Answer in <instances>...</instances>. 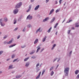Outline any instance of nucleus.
I'll return each mask as SVG.
<instances>
[{
	"mask_svg": "<svg viewBox=\"0 0 79 79\" xmlns=\"http://www.w3.org/2000/svg\"><path fill=\"white\" fill-rule=\"evenodd\" d=\"M59 60H60V59H59V60L57 61V62H58Z\"/></svg>",
	"mask_w": 79,
	"mask_h": 79,
	"instance_id": "59",
	"label": "nucleus"
},
{
	"mask_svg": "<svg viewBox=\"0 0 79 79\" xmlns=\"http://www.w3.org/2000/svg\"><path fill=\"white\" fill-rule=\"evenodd\" d=\"M1 73H2V72L0 71V74H1Z\"/></svg>",
	"mask_w": 79,
	"mask_h": 79,
	"instance_id": "60",
	"label": "nucleus"
},
{
	"mask_svg": "<svg viewBox=\"0 0 79 79\" xmlns=\"http://www.w3.org/2000/svg\"><path fill=\"white\" fill-rule=\"evenodd\" d=\"M72 53V51H71V52H70V53H69L70 55H71Z\"/></svg>",
	"mask_w": 79,
	"mask_h": 79,
	"instance_id": "52",
	"label": "nucleus"
},
{
	"mask_svg": "<svg viewBox=\"0 0 79 79\" xmlns=\"http://www.w3.org/2000/svg\"><path fill=\"white\" fill-rule=\"evenodd\" d=\"M25 30H26V29L24 28L23 30V32H24V31H25Z\"/></svg>",
	"mask_w": 79,
	"mask_h": 79,
	"instance_id": "46",
	"label": "nucleus"
},
{
	"mask_svg": "<svg viewBox=\"0 0 79 79\" xmlns=\"http://www.w3.org/2000/svg\"><path fill=\"white\" fill-rule=\"evenodd\" d=\"M4 44H7V42L6 41H5L4 42Z\"/></svg>",
	"mask_w": 79,
	"mask_h": 79,
	"instance_id": "43",
	"label": "nucleus"
},
{
	"mask_svg": "<svg viewBox=\"0 0 79 79\" xmlns=\"http://www.w3.org/2000/svg\"><path fill=\"white\" fill-rule=\"evenodd\" d=\"M13 68V65H10L9 66V69H12Z\"/></svg>",
	"mask_w": 79,
	"mask_h": 79,
	"instance_id": "13",
	"label": "nucleus"
},
{
	"mask_svg": "<svg viewBox=\"0 0 79 79\" xmlns=\"http://www.w3.org/2000/svg\"><path fill=\"white\" fill-rule=\"evenodd\" d=\"M57 33H58V32L57 31V32H56V35H57Z\"/></svg>",
	"mask_w": 79,
	"mask_h": 79,
	"instance_id": "56",
	"label": "nucleus"
},
{
	"mask_svg": "<svg viewBox=\"0 0 79 79\" xmlns=\"http://www.w3.org/2000/svg\"><path fill=\"white\" fill-rule=\"evenodd\" d=\"M31 25H27V27H31Z\"/></svg>",
	"mask_w": 79,
	"mask_h": 79,
	"instance_id": "40",
	"label": "nucleus"
},
{
	"mask_svg": "<svg viewBox=\"0 0 79 79\" xmlns=\"http://www.w3.org/2000/svg\"><path fill=\"white\" fill-rule=\"evenodd\" d=\"M32 18V16H31V15H28V16H27V19H28L30 20Z\"/></svg>",
	"mask_w": 79,
	"mask_h": 79,
	"instance_id": "3",
	"label": "nucleus"
},
{
	"mask_svg": "<svg viewBox=\"0 0 79 79\" xmlns=\"http://www.w3.org/2000/svg\"><path fill=\"white\" fill-rule=\"evenodd\" d=\"M39 66V63L38 64L36 65V67H38Z\"/></svg>",
	"mask_w": 79,
	"mask_h": 79,
	"instance_id": "36",
	"label": "nucleus"
},
{
	"mask_svg": "<svg viewBox=\"0 0 79 79\" xmlns=\"http://www.w3.org/2000/svg\"><path fill=\"white\" fill-rule=\"evenodd\" d=\"M73 21L72 20H70L69 22H67V23H70V22H71Z\"/></svg>",
	"mask_w": 79,
	"mask_h": 79,
	"instance_id": "42",
	"label": "nucleus"
},
{
	"mask_svg": "<svg viewBox=\"0 0 79 79\" xmlns=\"http://www.w3.org/2000/svg\"><path fill=\"white\" fill-rule=\"evenodd\" d=\"M3 52V51H0V55H2V53Z\"/></svg>",
	"mask_w": 79,
	"mask_h": 79,
	"instance_id": "32",
	"label": "nucleus"
},
{
	"mask_svg": "<svg viewBox=\"0 0 79 79\" xmlns=\"http://www.w3.org/2000/svg\"><path fill=\"white\" fill-rule=\"evenodd\" d=\"M40 27L36 31V33H37V32H39V31H40Z\"/></svg>",
	"mask_w": 79,
	"mask_h": 79,
	"instance_id": "27",
	"label": "nucleus"
},
{
	"mask_svg": "<svg viewBox=\"0 0 79 79\" xmlns=\"http://www.w3.org/2000/svg\"><path fill=\"white\" fill-rule=\"evenodd\" d=\"M18 12V9H15L14 11V13L16 14Z\"/></svg>",
	"mask_w": 79,
	"mask_h": 79,
	"instance_id": "4",
	"label": "nucleus"
},
{
	"mask_svg": "<svg viewBox=\"0 0 79 79\" xmlns=\"http://www.w3.org/2000/svg\"><path fill=\"white\" fill-rule=\"evenodd\" d=\"M69 68H65L64 70V72L65 73V75L68 76V73H69Z\"/></svg>",
	"mask_w": 79,
	"mask_h": 79,
	"instance_id": "1",
	"label": "nucleus"
},
{
	"mask_svg": "<svg viewBox=\"0 0 79 79\" xmlns=\"http://www.w3.org/2000/svg\"><path fill=\"white\" fill-rule=\"evenodd\" d=\"M70 32H71V30H69L68 31V33L69 34Z\"/></svg>",
	"mask_w": 79,
	"mask_h": 79,
	"instance_id": "34",
	"label": "nucleus"
},
{
	"mask_svg": "<svg viewBox=\"0 0 79 79\" xmlns=\"http://www.w3.org/2000/svg\"><path fill=\"white\" fill-rule=\"evenodd\" d=\"M0 34H2V32H0Z\"/></svg>",
	"mask_w": 79,
	"mask_h": 79,
	"instance_id": "62",
	"label": "nucleus"
},
{
	"mask_svg": "<svg viewBox=\"0 0 79 79\" xmlns=\"http://www.w3.org/2000/svg\"><path fill=\"white\" fill-rule=\"evenodd\" d=\"M53 11H54V9H52V10H51L50 11V12L49 14V15H51V14H52V13H53Z\"/></svg>",
	"mask_w": 79,
	"mask_h": 79,
	"instance_id": "10",
	"label": "nucleus"
},
{
	"mask_svg": "<svg viewBox=\"0 0 79 79\" xmlns=\"http://www.w3.org/2000/svg\"><path fill=\"white\" fill-rule=\"evenodd\" d=\"M21 77V75L19 76H17L16 77V78H17V79H19V78H20V77Z\"/></svg>",
	"mask_w": 79,
	"mask_h": 79,
	"instance_id": "18",
	"label": "nucleus"
},
{
	"mask_svg": "<svg viewBox=\"0 0 79 79\" xmlns=\"http://www.w3.org/2000/svg\"><path fill=\"white\" fill-rule=\"evenodd\" d=\"M15 56V54L12 55V58H14Z\"/></svg>",
	"mask_w": 79,
	"mask_h": 79,
	"instance_id": "29",
	"label": "nucleus"
},
{
	"mask_svg": "<svg viewBox=\"0 0 79 79\" xmlns=\"http://www.w3.org/2000/svg\"><path fill=\"white\" fill-rule=\"evenodd\" d=\"M20 37V36L19 35L18 36L17 39H19V38Z\"/></svg>",
	"mask_w": 79,
	"mask_h": 79,
	"instance_id": "48",
	"label": "nucleus"
},
{
	"mask_svg": "<svg viewBox=\"0 0 79 79\" xmlns=\"http://www.w3.org/2000/svg\"><path fill=\"white\" fill-rule=\"evenodd\" d=\"M58 23H56L55 26L54 27V28H56V27L57 26H58Z\"/></svg>",
	"mask_w": 79,
	"mask_h": 79,
	"instance_id": "17",
	"label": "nucleus"
},
{
	"mask_svg": "<svg viewBox=\"0 0 79 79\" xmlns=\"http://www.w3.org/2000/svg\"><path fill=\"white\" fill-rule=\"evenodd\" d=\"M57 58H56V59H55L53 61V62H55V61H56V60H57Z\"/></svg>",
	"mask_w": 79,
	"mask_h": 79,
	"instance_id": "35",
	"label": "nucleus"
},
{
	"mask_svg": "<svg viewBox=\"0 0 79 79\" xmlns=\"http://www.w3.org/2000/svg\"><path fill=\"white\" fill-rule=\"evenodd\" d=\"M49 0H46V3H47Z\"/></svg>",
	"mask_w": 79,
	"mask_h": 79,
	"instance_id": "54",
	"label": "nucleus"
},
{
	"mask_svg": "<svg viewBox=\"0 0 79 79\" xmlns=\"http://www.w3.org/2000/svg\"><path fill=\"white\" fill-rule=\"evenodd\" d=\"M53 74H54V72H53V71H52L51 73V76H53Z\"/></svg>",
	"mask_w": 79,
	"mask_h": 79,
	"instance_id": "28",
	"label": "nucleus"
},
{
	"mask_svg": "<svg viewBox=\"0 0 79 79\" xmlns=\"http://www.w3.org/2000/svg\"><path fill=\"white\" fill-rule=\"evenodd\" d=\"M38 41H39V40H38V39H36L35 42H34V44H37V43L38 42Z\"/></svg>",
	"mask_w": 79,
	"mask_h": 79,
	"instance_id": "8",
	"label": "nucleus"
},
{
	"mask_svg": "<svg viewBox=\"0 0 79 79\" xmlns=\"http://www.w3.org/2000/svg\"><path fill=\"white\" fill-rule=\"evenodd\" d=\"M34 1V0H31V2H33Z\"/></svg>",
	"mask_w": 79,
	"mask_h": 79,
	"instance_id": "53",
	"label": "nucleus"
},
{
	"mask_svg": "<svg viewBox=\"0 0 79 79\" xmlns=\"http://www.w3.org/2000/svg\"><path fill=\"white\" fill-rule=\"evenodd\" d=\"M55 46H56V44H54L53 45V47L52 48V50H53V48H55Z\"/></svg>",
	"mask_w": 79,
	"mask_h": 79,
	"instance_id": "19",
	"label": "nucleus"
},
{
	"mask_svg": "<svg viewBox=\"0 0 79 79\" xmlns=\"http://www.w3.org/2000/svg\"><path fill=\"white\" fill-rule=\"evenodd\" d=\"M29 57H27V58H26L24 60V61H27V60H28V59H29Z\"/></svg>",
	"mask_w": 79,
	"mask_h": 79,
	"instance_id": "30",
	"label": "nucleus"
},
{
	"mask_svg": "<svg viewBox=\"0 0 79 79\" xmlns=\"http://www.w3.org/2000/svg\"><path fill=\"white\" fill-rule=\"evenodd\" d=\"M40 74H41V72H40V73H39V75L40 76Z\"/></svg>",
	"mask_w": 79,
	"mask_h": 79,
	"instance_id": "49",
	"label": "nucleus"
},
{
	"mask_svg": "<svg viewBox=\"0 0 79 79\" xmlns=\"http://www.w3.org/2000/svg\"><path fill=\"white\" fill-rule=\"evenodd\" d=\"M15 73V72H12V74H13V73Z\"/></svg>",
	"mask_w": 79,
	"mask_h": 79,
	"instance_id": "61",
	"label": "nucleus"
},
{
	"mask_svg": "<svg viewBox=\"0 0 79 79\" xmlns=\"http://www.w3.org/2000/svg\"><path fill=\"white\" fill-rule=\"evenodd\" d=\"M40 6L39 5H38L37 6H36L35 9V10H38V8H39Z\"/></svg>",
	"mask_w": 79,
	"mask_h": 79,
	"instance_id": "9",
	"label": "nucleus"
},
{
	"mask_svg": "<svg viewBox=\"0 0 79 79\" xmlns=\"http://www.w3.org/2000/svg\"><path fill=\"white\" fill-rule=\"evenodd\" d=\"M52 29V27H51L50 28L48 31L47 32L48 33L49 32H50V31H51V30Z\"/></svg>",
	"mask_w": 79,
	"mask_h": 79,
	"instance_id": "16",
	"label": "nucleus"
},
{
	"mask_svg": "<svg viewBox=\"0 0 79 79\" xmlns=\"http://www.w3.org/2000/svg\"><path fill=\"white\" fill-rule=\"evenodd\" d=\"M26 47V45H24V46H22V48H24V47Z\"/></svg>",
	"mask_w": 79,
	"mask_h": 79,
	"instance_id": "38",
	"label": "nucleus"
},
{
	"mask_svg": "<svg viewBox=\"0 0 79 79\" xmlns=\"http://www.w3.org/2000/svg\"><path fill=\"white\" fill-rule=\"evenodd\" d=\"M18 28H16L15 30L14 31H16L18 29Z\"/></svg>",
	"mask_w": 79,
	"mask_h": 79,
	"instance_id": "44",
	"label": "nucleus"
},
{
	"mask_svg": "<svg viewBox=\"0 0 79 79\" xmlns=\"http://www.w3.org/2000/svg\"><path fill=\"white\" fill-rule=\"evenodd\" d=\"M78 24H79V23H76L75 24V27H79V25Z\"/></svg>",
	"mask_w": 79,
	"mask_h": 79,
	"instance_id": "14",
	"label": "nucleus"
},
{
	"mask_svg": "<svg viewBox=\"0 0 79 79\" xmlns=\"http://www.w3.org/2000/svg\"><path fill=\"white\" fill-rule=\"evenodd\" d=\"M16 45V44L15 45H12L10 46H9V48H11V47H14V46H15Z\"/></svg>",
	"mask_w": 79,
	"mask_h": 79,
	"instance_id": "24",
	"label": "nucleus"
},
{
	"mask_svg": "<svg viewBox=\"0 0 79 79\" xmlns=\"http://www.w3.org/2000/svg\"><path fill=\"white\" fill-rule=\"evenodd\" d=\"M45 70H44L42 72V75H43V74H44V73H45Z\"/></svg>",
	"mask_w": 79,
	"mask_h": 79,
	"instance_id": "22",
	"label": "nucleus"
},
{
	"mask_svg": "<svg viewBox=\"0 0 79 79\" xmlns=\"http://www.w3.org/2000/svg\"><path fill=\"white\" fill-rule=\"evenodd\" d=\"M39 47V46L37 48H38V47Z\"/></svg>",
	"mask_w": 79,
	"mask_h": 79,
	"instance_id": "64",
	"label": "nucleus"
},
{
	"mask_svg": "<svg viewBox=\"0 0 79 79\" xmlns=\"http://www.w3.org/2000/svg\"><path fill=\"white\" fill-rule=\"evenodd\" d=\"M7 20H8V19L6 18H4V21L5 22H6V21H7Z\"/></svg>",
	"mask_w": 79,
	"mask_h": 79,
	"instance_id": "26",
	"label": "nucleus"
},
{
	"mask_svg": "<svg viewBox=\"0 0 79 79\" xmlns=\"http://www.w3.org/2000/svg\"><path fill=\"white\" fill-rule=\"evenodd\" d=\"M29 9L27 11V12H29L31 10V5H30L29 6Z\"/></svg>",
	"mask_w": 79,
	"mask_h": 79,
	"instance_id": "5",
	"label": "nucleus"
},
{
	"mask_svg": "<svg viewBox=\"0 0 79 79\" xmlns=\"http://www.w3.org/2000/svg\"><path fill=\"white\" fill-rule=\"evenodd\" d=\"M44 50V48H43V49L41 50V52H42L43 51V50Z\"/></svg>",
	"mask_w": 79,
	"mask_h": 79,
	"instance_id": "50",
	"label": "nucleus"
},
{
	"mask_svg": "<svg viewBox=\"0 0 79 79\" xmlns=\"http://www.w3.org/2000/svg\"><path fill=\"white\" fill-rule=\"evenodd\" d=\"M47 38V36H45L44 38L43 39L42 42H45V40H46V38Z\"/></svg>",
	"mask_w": 79,
	"mask_h": 79,
	"instance_id": "15",
	"label": "nucleus"
},
{
	"mask_svg": "<svg viewBox=\"0 0 79 79\" xmlns=\"http://www.w3.org/2000/svg\"><path fill=\"white\" fill-rule=\"evenodd\" d=\"M14 24H15L16 23V19H14Z\"/></svg>",
	"mask_w": 79,
	"mask_h": 79,
	"instance_id": "21",
	"label": "nucleus"
},
{
	"mask_svg": "<svg viewBox=\"0 0 79 79\" xmlns=\"http://www.w3.org/2000/svg\"><path fill=\"white\" fill-rule=\"evenodd\" d=\"M59 66V64H58V65H57V67H56V68H58V66Z\"/></svg>",
	"mask_w": 79,
	"mask_h": 79,
	"instance_id": "58",
	"label": "nucleus"
},
{
	"mask_svg": "<svg viewBox=\"0 0 79 79\" xmlns=\"http://www.w3.org/2000/svg\"><path fill=\"white\" fill-rule=\"evenodd\" d=\"M55 4H57V3H58V2H57L56 1L55 2Z\"/></svg>",
	"mask_w": 79,
	"mask_h": 79,
	"instance_id": "47",
	"label": "nucleus"
},
{
	"mask_svg": "<svg viewBox=\"0 0 79 79\" xmlns=\"http://www.w3.org/2000/svg\"><path fill=\"white\" fill-rule=\"evenodd\" d=\"M79 71L77 70H76L75 72V74H77L79 73Z\"/></svg>",
	"mask_w": 79,
	"mask_h": 79,
	"instance_id": "12",
	"label": "nucleus"
},
{
	"mask_svg": "<svg viewBox=\"0 0 79 79\" xmlns=\"http://www.w3.org/2000/svg\"><path fill=\"white\" fill-rule=\"evenodd\" d=\"M53 69V67H52L50 69V71H52V69Z\"/></svg>",
	"mask_w": 79,
	"mask_h": 79,
	"instance_id": "33",
	"label": "nucleus"
},
{
	"mask_svg": "<svg viewBox=\"0 0 79 79\" xmlns=\"http://www.w3.org/2000/svg\"><path fill=\"white\" fill-rule=\"evenodd\" d=\"M39 77H40V75H38V76L36 77V79H39Z\"/></svg>",
	"mask_w": 79,
	"mask_h": 79,
	"instance_id": "31",
	"label": "nucleus"
},
{
	"mask_svg": "<svg viewBox=\"0 0 79 79\" xmlns=\"http://www.w3.org/2000/svg\"><path fill=\"white\" fill-rule=\"evenodd\" d=\"M0 21L1 26H5V24H2V22H1V21H2V19H0Z\"/></svg>",
	"mask_w": 79,
	"mask_h": 79,
	"instance_id": "11",
	"label": "nucleus"
},
{
	"mask_svg": "<svg viewBox=\"0 0 79 79\" xmlns=\"http://www.w3.org/2000/svg\"><path fill=\"white\" fill-rule=\"evenodd\" d=\"M49 19V17H47L43 20V22H45V21H47L48 19Z\"/></svg>",
	"mask_w": 79,
	"mask_h": 79,
	"instance_id": "6",
	"label": "nucleus"
},
{
	"mask_svg": "<svg viewBox=\"0 0 79 79\" xmlns=\"http://www.w3.org/2000/svg\"><path fill=\"white\" fill-rule=\"evenodd\" d=\"M75 28H74V27H72V29H74Z\"/></svg>",
	"mask_w": 79,
	"mask_h": 79,
	"instance_id": "57",
	"label": "nucleus"
},
{
	"mask_svg": "<svg viewBox=\"0 0 79 79\" xmlns=\"http://www.w3.org/2000/svg\"><path fill=\"white\" fill-rule=\"evenodd\" d=\"M29 63H26L25 66H29Z\"/></svg>",
	"mask_w": 79,
	"mask_h": 79,
	"instance_id": "23",
	"label": "nucleus"
},
{
	"mask_svg": "<svg viewBox=\"0 0 79 79\" xmlns=\"http://www.w3.org/2000/svg\"><path fill=\"white\" fill-rule=\"evenodd\" d=\"M10 60V59H7L6 61H8V60Z\"/></svg>",
	"mask_w": 79,
	"mask_h": 79,
	"instance_id": "55",
	"label": "nucleus"
},
{
	"mask_svg": "<svg viewBox=\"0 0 79 79\" xmlns=\"http://www.w3.org/2000/svg\"><path fill=\"white\" fill-rule=\"evenodd\" d=\"M22 5V2H20L17 4L16 6H15V8H20V6Z\"/></svg>",
	"mask_w": 79,
	"mask_h": 79,
	"instance_id": "2",
	"label": "nucleus"
},
{
	"mask_svg": "<svg viewBox=\"0 0 79 79\" xmlns=\"http://www.w3.org/2000/svg\"><path fill=\"white\" fill-rule=\"evenodd\" d=\"M34 53V52H30V55H32V54H33V53Z\"/></svg>",
	"mask_w": 79,
	"mask_h": 79,
	"instance_id": "37",
	"label": "nucleus"
},
{
	"mask_svg": "<svg viewBox=\"0 0 79 79\" xmlns=\"http://www.w3.org/2000/svg\"><path fill=\"white\" fill-rule=\"evenodd\" d=\"M18 59H15L13 61V62H15V61H17V60Z\"/></svg>",
	"mask_w": 79,
	"mask_h": 79,
	"instance_id": "41",
	"label": "nucleus"
},
{
	"mask_svg": "<svg viewBox=\"0 0 79 79\" xmlns=\"http://www.w3.org/2000/svg\"><path fill=\"white\" fill-rule=\"evenodd\" d=\"M11 42H12V40H11L10 41H9V42H7V44H10L11 43Z\"/></svg>",
	"mask_w": 79,
	"mask_h": 79,
	"instance_id": "20",
	"label": "nucleus"
},
{
	"mask_svg": "<svg viewBox=\"0 0 79 79\" xmlns=\"http://www.w3.org/2000/svg\"><path fill=\"white\" fill-rule=\"evenodd\" d=\"M62 0H60L59 3H61V2Z\"/></svg>",
	"mask_w": 79,
	"mask_h": 79,
	"instance_id": "51",
	"label": "nucleus"
},
{
	"mask_svg": "<svg viewBox=\"0 0 79 79\" xmlns=\"http://www.w3.org/2000/svg\"><path fill=\"white\" fill-rule=\"evenodd\" d=\"M64 20L63 21V22H64Z\"/></svg>",
	"mask_w": 79,
	"mask_h": 79,
	"instance_id": "63",
	"label": "nucleus"
},
{
	"mask_svg": "<svg viewBox=\"0 0 79 79\" xmlns=\"http://www.w3.org/2000/svg\"><path fill=\"white\" fill-rule=\"evenodd\" d=\"M55 17H53L51 20L50 23H53V22L54 21H55Z\"/></svg>",
	"mask_w": 79,
	"mask_h": 79,
	"instance_id": "7",
	"label": "nucleus"
},
{
	"mask_svg": "<svg viewBox=\"0 0 79 79\" xmlns=\"http://www.w3.org/2000/svg\"><path fill=\"white\" fill-rule=\"evenodd\" d=\"M59 11V10H57L56 11V13H58Z\"/></svg>",
	"mask_w": 79,
	"mask_h": 79,
	"instance_id": "39",
	"label": "nucleus"
},
{
	"mask_svg": "<svg viewBox=\"0 0 79 79\" xmlns=\"http://www.w3.org/2000/svg\"><path fill=\"white\" fill-rule=\"evenodd\" d=\"M6 37H7V36H4V39H6Z\"/></svg>",
	"mask_w": 79,
	"mask_h": 79,
	"instance_id": "45",
	"label": "nucleus"
},
{
	"mask_svg": "<svg viewBox=\"0 0 79 79\" xmlns=\"http://www.w3.org/2000/svg\"><path fill=\"white\" fill-rule=\"evenodd\" d=\"M39 50H40V48H37V51H36V53H37L39 52Z\"/></svg>",
	"mask_w": 79,
	"mask_h": 79,
	"instance_id": "25",
	"label": "nucleus"
}]
</instances>
